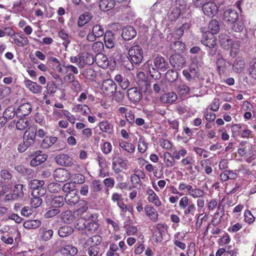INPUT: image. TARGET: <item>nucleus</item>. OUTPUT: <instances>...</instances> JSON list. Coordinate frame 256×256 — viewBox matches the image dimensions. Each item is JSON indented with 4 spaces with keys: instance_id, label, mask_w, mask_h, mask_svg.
I'll return each mask as SVG.
<instances>
[{
    "instance_id": "nucleus-1",
    "label": "nucleus",
    "mask_w": 256,
    "mask_h": 256,
    "mask_svg": "<svg viewBox=\"0 0 256 256\" xmlns=\"http://www.w3.org/2000/svg\"><path fill=\"white\" fill-rule=\"evenodd\" d=\"M36 140V128L30 126L24 133L23 142H20L18 146L20 152H25L28 148L33 146Z\"/></svg>"
},
{
    "instance_id": "nucleus-2",
    "label": "nucleus",
    "mask_w": 256,
    "mask_h": 256,
    "mask_svg": "<svg viewBox=\"0 0 256 256\" xmlns=\"http://www.w3.org/2000/svg\"><path fill=\"white\" fill-rule=\"evenodd\" d=\"M128 54L131 63L130 67L128 68L130 70L133 69L134 64H138L141 63L144 58L143 50L139 45H134L130 47L128 50Z\"/></svg>"
},
{
    "instance_id": "nucleus-3",
    "label": "nucleus",
    "mask_w": 256,
    "mask_h": 256,
    "mask_svg": "<svg viewBox=\"0 0 256 256\" xmlns=\"http://www.w3.org/2000/svg\"><path fill=\"white\" fill-rule=\"evenodd\" d=\"M178 208L183 212L184 216L186 218L194 216L196 210L195 204L190 200L187 196H184L180 199Z\"/></svg>"
},
{
    "instance_id": "nucleus-4",
    "label": "nucleus",
    "mask_w": 256,
    "mask_h": 256,
    "mask_svg": "<svg viewBox=\"0 0 256 256\" xmlns=\"http://www.w3.org/2000/svg\"><path fill=\"white\" fill-rule=\"evenodd\" d=\"M206 207L210 212H214L216 209L213 218L216 220L218 218V220L216 222H220V220L224 212V206L222 204V201L218 202L216 198L208 200Z\"/></svg>"
},
{
    "instance_id": "nucleus-5",
    "label": "nucleus",
    "mask_w": 256,
    "mask_h": 256,
    "mask_svg": "<svg viewBox=\"0 0 256 256\" xmlns=\"http://www.w3.org/2000/svg\"><path fill=\"white\" fill-rule=\"evenodd\" d=\"M128 168V160L121 156H116L112 158V170L116 174L122 172V170Z\"/></svg>"
},
{
    "instance_id": "nucleus-6",
    "label": "nucleus",
    "mask_w": 256,
    "mask_h": 256,
    "mask_svg": "<svg viewBox=\"0 0 256 256\" xmlns=\"http://www.w3.org/2000/svg\"><path fill=\"white\" fill-rule=\"evenodd\" d=\"M116 85L112 80L106 79L103 81L102 90L104 94L112 96L116 92Z\"/></svg>"
},
{
    "instance_id": "nucleus-7",
    "label": "nucleus",
    "mask_w": 256,
    "mask_h": 256,
    "mask_svg": "<svg viewBox=\"0 0 256 256\" xmlns=\"http://www.w3.org/2000/svg\"><path fill=\"white\" fill-rule=\"evenodd\" d=\"M217 42L216 36L212 33H210V31H206L202 34L201 39V42L205 46L209 48H214Z\"/></svg>"
},
{
    "instance_id": "nucleus-8",
    "label": "nucleus",
    "mask_w": 256,
    "mask_h": 256,
    "mask_svg": "<svg viewBox=\"0 0 256 256\" xmlns=\"http://www.w3.org/2000/svg\"><path fill=\"white\" fill-rule=\"evenodd\" d=\"M170 62L174 68L178 70L182 68L186 64L185 58L178 54H172L170 58Z\"/></svg>"
},
{
    "instance_id": "nucleus-9",
    "label": "nucleus",
    "mask_w": 256,
    "mask_h": 256,
    "mask_svg": "<svg viewBox=\"0 0 256 256\" xmlns=\"http://www.w3.org/2000/svg\"><path fill=\"white\" fill-rule=\"evenodd\" d=\"M53 176L56 181L64 182L70 178L71 174L67 170L64 168H58L54 171Z\"/></svg>"
},
{
    "instance_id": "nucleus-10",
    "label": "nucleus",
    "mask_w": 256,
    "mask_h": 256,
    "mask_svg": "<svg viewBox=\"0 0 256 256\" xmlns=\"http://www.w3.org/2000/svg\"><path fill=\"white\" fill-rule=\"evenodd\" d=\"M218 6L215 2H208L202 4V10L204 14L208 16L214 17L218 12Z\"/></svg>"
},
{
    "instance_id": "nucleus-11",
    "label": "nucleus",
    "mask_w": 256,
    "mask_h": 256,
    "mask_svg": "<svg viewBox=\"0 0 256 256\" xmlns=\"http://www.w3.org/2000/svg\"><path fill=\"white\" fill-rule=\"evenodd\" d=\"M56 163L64 166H70L73 164L72 158L68 154L62 153L56 155L54 158Z\"/></svg>"
},
{
    "instance_id": "nucleus-12",
    "label": "nucleus",
    "mask_w": 256,
    "mask_h": 256,
    "mask_svg": "<svg viewBox=\"0 0 256 256\" xmlns=\"http://www.w3.org/2000/svg\"><path fill=\"white\" fill-rule=\"evenodd\" d=\"M128 96L130 102L136 104L142 98V94L140 89L134 87L128 90Z\"/></svg>"
},
{
    "instance_id": "nucleus-13",
    "label": "nucleus",
    "mask_w": 256,
    "mask_h": 256,
    "mask_svg": "<svg viewBox=\"0 0 256 256\" xmlns=\"http://www.w3.org/2000/svg\"><path fill=\"white\" fill-rule=\"evenodd\" d=\"M154 64L156 68L162 72L166 71L169 68L168 62L164 57L159 56L154 58Z\"/></svg>"
},
{
    "instance_id": "nucleus-14",
    "label": "nucleus",
    "mask_w": 256,
    "mask_h": 256,
    "mask_svg": "<svg viewBox=\"0 0 256 256\" xmlns=\"http://www.w3.org/2000/svg\"><path fill=\"white\" fill-rule=\"evenodd\" d=\"M32 110V106L30 103L22 104L16 110V116L21 118L28 116Z\"/></svg>"
},
{
    "instance_id": "nucleus-15",
    "label": "nucleus",
    "mask_w": 256,
    "mask_h": 256,
    "mask_svg": "<svg viewBox=\"0 0 256 256\" xmlns=\"http://www.w3.org/2000/svg\"><path fill=\"white\" fill-rule=\"evenodd\" d=\"M94 56L89 53H82L80 54V60L78 64L79 68H82L86 64L91 65L94 61Z\"/></svg>"
},
{
    "instance_id": "nucleus-16",
    "label": "nucleus",
    "mask_w": 256,
    "mask_h": 256,
    "mask_svg": "<svg viewBox=\"0 0 256 256\" xmlns=\"http://www.w3.org/2000/svg\"><path fill=\"white\" fill-rule=\"evenodd\" d=\"M238 18V14L236 10L232 8L226 10L224 13L223 19L226 22L232 24Z\"/></svg>"
},
{
    "instance_id": "nucleus-17",
    "label": "nucleus",
    "mask_w": 256,
    "mask_h": 256,
    "mask_svg": "<svg viewBox=\"0 0 256 256\" xmlns=\"http://www.w3.org/2000/svg\"><path fill=\"white\" fill-rule=\"evenodd\" d=\"M218 72L220 76L226 73L228 68V63L222 56L218 58L216 61Z\"/></svg>"
},
{
    "instance_id": "nucleus-18",
    "label": "nucleus",
    "mask_w": 256,
    "mask_h": 256,
    "mask_svg": "<svg viewBox=\"0 0 256 256\" xmlns=\"http://www.w3.org/2000/svg\"><path fill=\"white\" fill-rule=\"evenodd\" d=\"M48 61L55 71L64 74H66V70L62 67L64 62L62 64L54 56L50 57Z\"/></svg>"
},
{
    "instance_id": "nucleus-19",
    "label": "nucleus",
    "mask_w": 256,
    "mask_h": 256,
    "mask_svg": "<svg viewBox=\"0 0 256 256\" xmlns=\"http://www.w3.org/2000/svg\"><path fill=\"white\" fill-rule=\"evenodd\" d=\"M60 253L64 256H74L77 254L78 250L72 244H65L60 248Z\"/></svg>"
},
{
    "instance_id": "nucleus-20",
    "label": "nucleus",
    "mask_w": 256,
    "mask_h": 256,
    "mask_svg": "<svg viewBox=\"0 0 256 256\" xmlns=\"http://www.w3.org/2000/svg\"><path fill=\"white\" fill-rule=\"evenodd\" d=\"M64 198L65 202L71 206H75L80 201V196L77 190L66 194Z\"/></svg>"
},
{
    "instance_id": "nucleus-21",
    "label": "nucleus",
    "mask_w": 256,
    "mask_h": 256,
    "mask_svg": "<svg viewBox=\"0 0 256 256\" xmlns=\"http://www.w3.org/2000/svg\"><path fill=\"white\" fill-rule=\"evenodd\" d=\"M24 84L26 87L32 93L38 94L42 92V88L36 82H34L30 80H25Z\"/></svg>"
},
{
    "instance_id": "nucleus-22",
    "label": "nucleus",
    "mask_w": 256,
    "mask_h": 256,
    "mask_svg": "<svg viewBox=\"0 0 256 256\" xmlns=\"http://www.w3.org/2000/svg\"><path fill=\"white\" fill-rule=\"evenodd\" d=\"M136 35V32L132 26H128L122 29V36L125 40H132Z\"/></svg>"
},
{
    "instance_id": "nucleus-23",
    "label": "nucleus",
    "mask_w": 256,
    "mask_h": 256,
    "mask_svg": "<svg viewBox=\"0 0 256 256\" xmlns=\"http://www.w3.org/2000/svg\"><path fill=\"white\" fill-rule=\"evenodd\" d=\"M146 193L148 196L147 199L150 202L153 204L156 207L162 206V202L159 198L152 189H148Z\"/></svg>"
},
{
    "instance_id": "nucleus-24",
    "label": "nucleus",
    "mask_w": 256,
    "mask_h": 256,
    "mask_svg": "<svg viewBox=\"0 0 256 256\" xmlns=\"http://www.w3.org/2000/svg\"><path fill=\"white\" fill-rule=\"evenodd\" d=\"M40 150L36 151V156L30 160V164L32 166H36L44 162L47 159V156L44 154H40Z\"/></svg>"
},
{
    "instance_id": "nucleus-25",
    "label": "nucleus",
    "mask_w": 256,
    "mask_h": 256,
    "mask_svg": "<svg viewBox=\"0 0 256 256\" xmlns=\"http://www.w3.org/2000/svg\"><path fill=\"white\" fill-rule=\"evenodd\" d=\"M94 60L98 66L102 68H106L108 66V58L102 53L96 54Z\"/></svg>"
},
{
    "instance_id": "nucleus-26",
    "label": "nucleus",
    "mask_w": 256,
    "mask_h": 256,
    "mask_svg": "<svg viewBox=\"0 0 256 256\" xmlns=\"http://www.w3.org/2000/svg\"><path fill=\"white\" fill-rule=\"evenodd\" d=\"M146 215L153 222H156L158 220V212L152 206L146 205L144 208Z\"/></svg>"
},
{
    "instance_id": "nucleus-27",
    "label": "nucleus",
    "mask_w": 256,
    "mask_h": 256,
    "mask_svg": "<svg viewBox=\"0 0 256 256\" xmlns=\"http://www.w3.org/2000/svg\"><path fill=\"white\" fill-rule=\"evenodd\" d=\"M115 6L114 0H100L98 6L103 12H108L113 8Z\"/></svg>"
},
{
    "instance_id": "nucleus-28",
    "label": "nucleus",
    "mask_w": 256,
    "mask_h": 256,
    "mask_svg": "<svg viewBox=\"0 0 256 256\" xmlns=\"http://www.w3.org/2000/svg\"><path fill=\"white\" fill-rule=\"evenodd\" d=\"M166 229L164 225H157L156 228L152 230L153 237L156 242H160L162 240V234Z\"/></svg>"
},
{
    "instance_id": "nucleus-29",
    "label": "nucleus",
    "mask_w": 256,
    "mask_h": 256,
    "mask_svg": "<svg viewBox=\"0 0 256 256\" xmlns=\"http://www.w3.org/2000/svg\"><path fill=\"white\" fill-rule=\"evenodd\" d=\"M114 36L112 32L106 31L104 36V41L106 46L108 48H112L114 46Z\"/></svg>"
},
{
    "instance_id": "nucleus-30",
    "label": "nucleus",
    "mask_w": 256,
    "mask_h": 256,
    "mask_svg": "<svg viewBox=\"0 0 256 256\" xmlns=\"http://www.w3.org/2000/svg\"><path fill=\"white\" fill-rule=\"evenodd\" d=\"M178 96L174 92L163 94L160 98V101L163 103L172 104L177 100Z\"/></svg>"
},
{
    "instance_id": "nucleus-31",
    "label": "nucleus",
    "mask_w": 256,
    "mask_h": 256,
    "mask_svg": "<svg viewBox=\"0 0 256 256\" xmlns=\"http://www.w3.org/2000/svg\"><path fill=\"white\" fill-rule=\"evenodd\" d=\"M222 182H224L228 180H236L238 174L231 170H225L220 176Z\"/></svg>"
},
{
    "instance_id": "nucleus-32",
    "label": "nucleus",
    "mask_w": 256,
    "mask_h": 256,
    "mask_svg": "<svg viewBox=\"0 0 256 256\" xmlns=\"http://www.w3.org/2000/svg\"><path fill=\"white\" fill-rule=\"evenodd\" d=\"M64 198L63 196H56L50 201L49 205L52 208H59L60 207L64 206Z\"/></svg>"
},
{
    "instance_id": "nucleus-33",
    "label": "nucleus",
    "mask_w": 256,
    "mask_h": 256,
    "mask_svg": "<svg viewBox=\"0 0 256 256\" xmlns=\"http://www.w3.org/2000/svg\"><path fill=\"white\" fill-rule=\"evenodd\" d=\"M58 140V138L56 136H46L42 141L40 146L42 148H48L51 147Z\"/></svg>"
},
{
    "instance_id": "nucleus-34",
    "label": "nucleus",
    "mask_w": 256,
    "mask_h": 256,
    "mask_svg": "<svg viewBox=\"0 0 256 256\" xmlns=\"http://www.w3.org/2000/svg\"><path fill=\"white\" fill-rule=\"evenodd\" d=\"M219 38L221 46L225 50H229L230 46L231 44L232 40L226 34H220Z\"/></svg>"
},
{
    "instance_id": "nucleus-35",
    "label": "nucleus",
    "mask_w": 256,
    "mask_h": 256,
    "mask_svg": "<svg viewBox=\"0 0 256 256\" xmlns=\"http://www.w3.org/2000/svg\"><path fill=\"white\" fill-rule=\"evenodd\" d=\"M119 146L128 154H132L135 152V146L130 142L122 140L119 142Z\"/></svg>"
},
{
    "instance_id": "nucleus-36",
    "label": "nucleus",
    "mask_w": 256,
    "mask_h": 256,
    "mask_svg": "<svg viewBox=\"0 0 256 256\" xmlns=\"http://www.w3.org/2000/svg\"><path fill=\"white\" fill-rule=\"evenodd\" d=\"M164 162L166 168H171L174 166L176 164V162L172 154L166 152L164 154Z\"/></svg>"
},
{
    "instance_id": "nucleus-37",
    "label": "nucleus",
    "mask_w": 256,
    "mask_h": 256,
    "mask_svg": "<svg viewBox=\"0 0 256 256\" xmlns=\"http://www.w3.org/2000/svg\"><path fill=\"white\" fill-rule=\"evenodd\" d=\"M200 164L206 174L208 175H210L212 174L213 171L212 167V164L210 158L202 160Z\"/></svg>"
},
{
    "instance_id": "nucleus-38",
    "label": "nucleus",
    "mask_w": 256,
    "mask_h": 256,
    "mask_svg": "<svg viewBox=\"0 0 256 256\" xmlns=\"http://www.w3.org/2000/svg\"><path fill=\"white\" fill-rule=\"evenodd\" d=\"M230 55L232 57H235L240 52V42L239 40H232L231 44L230 46Z\"/></svg>"
},
{
    "instance_id": "nucleus-39",
    "label": "nucleus",
    "mask_w": 256,
    "mask_h": 256,
    "mask_svg": "<svg viewBox=\"0 0 256 256\" xmlns=\"http://www.w3.org/2000/svg\"><path fill=\"white\" fill-rule=\"evenodd\" d=\"M163 169L164 168L162 166L160 171L158 172V170L154 169V166L150 164H148L145 166V170L146 171L148 172H153L154 175L158 178H160L162 176Z\"/></svg>"
},
{
    "instance_id": "nucleus-40",
    "label": "nucleus",
    "mask_w": 256,
    "mask_h": 256,
    "mask_svg": "<svg viewBox=\"0 0 256 256\" xmlns=\"http://www.w3.org/2000/svg\"><path fill=\"white\" fill-rule=\"evenodd\" d=\"M14 43L20 47H24L29 44V40L27 37L23 34L18 35L17 38H14Z\"/></svg>"
},
{
    "instance_id": "nucleus-41",
    "label": "nucleus",
    "mask_w": 256,
    "mask_h": 256,
    "mask_svg": "<svg viewBox=\"0 0 256 256\" xmlns=\"http://www.w3.org/2000/svg\"><path fill=\"white\" fill-rule=\"evenodd\" d=\"M100 130L104 132L111 134L113 131V126L108 120H104L99 123Z\"/></svg>"
},
{
    "instance_id": "nucleus-42",
    "label": "nucleus",
    "mask_w": 256,
    "mask_h": 256,
    "mask_svg": "<svg viewBox=\"0 0 256 256\" xmlns=\"http://www.w3.org/2000/svg\"><path fill=\"white\" fill-rule=\"evenodd\" d=\"M92 18L91 14L90 12H86L80 15L78 21V26L82 27L86 24Z\"/></svg>"
},
{
    "instance_id": "nucleus-43",
    "label": "nucleus",
    "mask_w": 256,
    "mask_h": 256,
    "mask_svg": "<svg viewBox=\"0 0 256 256\" xmlns=\"http://www.w3.org/2000/svg\"><path fill=\"white\" fill-rule=\"evenodd\" d=\"M74 228L69 225H63L58 230V234L60 237H65L70 234Z\"/></svg>"
},
{
    "instance_id": "nucleus-44",
    "label": "nucleus",
    "mask_w": 256,
    "mask_h": 256,
    "mask_svg": "<svg viewBox=\"0 0 256 256\" xmlns=\"http://www.w3.org/2000/svg\"><path fill=\"white\" fill-rule=\"evenodd\" d=\"M0 178L6 182H11L12 184V175L10 172L7 169L2 170L0 172Z\"/></svg>"
},
{
    "instance_id": "nucleus-45",
    "label": "nucleus",
    "mask_w": 256,
    "mask_h": 256,
    "mask_svg": "<svg viewBox=\"0 0 256 256\" xmlns=\"http://www.w3.org/2000/svg\"><path fill=\"white\" fill-rule=\"evenodd\" d=\"M176 90L182 98H184L190 92L189 87L184 84L176 86Z\"/></svg>"
},
{
    "instance_id": "nucleus-46",
    "label": "nucleus",
    "mask_w": 256,
    "mask_h": 256,
    "mask_svg": "<svg viewBox=\"0 0 256 256\" xmlns=\"http://www.w3.org/2000/svg\"><path fill=\"white\" fill-rule=\"evenodd\" d=\"M208 28L210 33L212 34H216L220 31V26L218 21L216 20H211L208 26Z\"/></svg>"
},
{
    "instance_id": "nucleus-47",
    "label": "nucleus",
    "mask_w": 256,
    "mask_h": 256,
    "mask_svg": "<svg viewBox=\"0 0 256 256\" xmlns=\"http://www.w3.org/2000/svg\"><path fill=\"white\" fill-rule=\"evenodd\" d=\"M111 200L113 202L116 204V205L119 208L122 206H124V203L122 194L117 192H114L112 194Z\"/></svg>"
},
{
    "instance_id": "nucleus-48",
    "label": "nucleus",
    "mask_w": 256,
    "mask_h": 256,
    "mask_svg": "<svg viewBox=\"0 0 256 256\" xmlns=\"http://www.w3.org/2000/svg\"><path fill=\"white\" fill-rule=\"evenodd\" d=\"M16 115V110L12 106L8 107L3 114V116L6 120H12Z\"/></svg>"
},
{
    "instance_id": "nucleus-49",
    "label": "nucleus",
    "mask_w": 256,
    "mask_h": 256,
    "mask_svg": "<svg viewBox=\"0 0 256 256\" xmlns=\"http://www.w3.org/2000/svg\"><path fill=\"white\" fill-rule=\"evenodd\" d=\"M244 66V61L240 58H238L233 64V69L236 72H240L243 70Z\"/></svg>"
},
{
    "instance_id": "nucleus-50",
    "label": "nucleus",
    "mask_w": 256,
    "mask_h": 256,
    "mask_svg": "<svg viewBox=\"0 0 256 256\" xmlns=\"http://www.w3.org/2000/svg\"><path fill=\"white\" fill-rule=\"evenodd\" d=\"M138 86L144 92H152L150 82L148 80L145 78L139 81Z\"/></svg>"
},
{
    "instance_id": "nucleus-51",
    "label": "nucleus",
    "mask_w": 256,
    "mask_h": 256,
    "mask_svg": "<svg viewBox=\"0 0 256 256\" xmlns=\"http://www.w3.org/2000/svg\"><path fill=\"white\" fill-rule=\"evenodd\" d=\"M75 112H80L82 115L85 116L90 112V110L89 107L85 104H78L75 107Z\"/></svg>"
},
{
    "instance_id": "nucleus-52",
    "label": "nucleus",
    "mask_w": 256,
    "mask_h": 256,
    "mask_svg": "<svg viewBox=\"0 0 256 256\" xmlns=\"http://www.w3.org/2000/svg\"><path fill=\"white\" fill-rule=\"evenodd\" d=\"M23 186V184H17L14 186L12 193L14 194V196H15L16 199L22 198L24 196V194L22 191Z\"/></svg>"
},
{
    "instance_id": "nucleus-53",
    "label": "nucleus",
    "mask_w": 256,
    "mask_h": 256,
    "mask_svg": "<svg viewBox=\"0 0 256 256\" xmlns=\"http://www.w3.org/2000/svg\"><path fill=\"white\" fill-rule=\"evenodd\" d=\"M148 148V144L146 142L144 137L142 136L139 138L138 141V150L140 153H144Z\"/></svg>"
},
{
    "instance_id": "nucleus-54",
    "label": "nucleus",
    "mask_w": 256,
    "mask_h": 256,
    "mask_svg": "<svg viewBox=\"0 0 256 256\" xmlns=\"http://www.w3.org/2000/svg\"><path fill=\"white\" fill-rule=\"evenodd\" d=\"M166 79L169 82H173L178 78V74L174 70H169L165 74Z\"/></svg>"
},
{
    "instance_id": "nucleus-55",
    "label": "nucleus",
    "mask_w": 256,
    "mask_h": 256,
    "mask_svg": "<svg viewBox=\"0 0 256 256\" xmlns=\"http://www.w3.org/2000/svg\"><path fill=\"white\" fill-rule=\"evenodd\" d=\"M74 218L72 212L71 210H66L62 214L61 218L62 222L68 224Z\"/></svg>"
},
{
    "instance_id": "nucleus-56",
    "label": "nucleus",
    "mask_w": 256,
    "mask_h": 256,
    "mask_svg": "<svg viewBox=\"0 0 256 256\" xmlns=\"http://www.w3.org/2000/svg\"><path fill=\"white\" fill-rule=\"evenodd\" d=\"M82 74L86 78L92 80L94 79L96 76L95 71L90 68L84 69Z\"/></svg>"
},
{
    "instance_id": "nucleus-57",
    "label": "nucleus",
    "mask_w": 256,
    "mask_h": 256,
    "mask_svg": "<svg viewBox=\"0 0 256 256\" xmlns=\"http://www.w3.org/2000/svg\"><path fill=\"white\" fill-rule=\"evenodd\" d=\"M78 202V208L76 210V212L78 214H82L88 210V203L86 200H80Z\"/></svg>"
},
{
    "instance_id": "nucleus-58",
    "label": "nucleus",
    "mask_w": 256,
    "mask_h": 256,
    "mask_svg": "<svg viewBox=\"0 0 256 256\" xmlns=\"http://www.w3.org/2000/svg\"><path fill=\"white\" fill-rule=\"evenodd\" d=\"M30 124L29 121L24 120L22 118L19 119L16 124V126L17 130H25Z\"/></svg>"
},
{
    "instance_id": "nucleus-59",
    "label": "nucleus",
    "mask_w": 256,
    "mask_h": 256,
    "mask_svg": "<svg viewBox=\"0 0 256 256\" xmlns=\"http://www.w3.org/2000/svg\"><path fill=\"white\" fill-rule=\"evenodd\" d=\"M182 10L178 7L176 6L174 8H172L169 16L170 20L172 21H176L178 20L182 14Z\"/></svg>"
},
{
    "instance_id": "nucleus-60",
    "label": "nucleus",
    "mask_w": 256,
    "mask_h": 256,
    "mask_svg": "<svg viewBox=\"0 0 256 256\" xmlns=\"http://www.w3.org/2000/svg\"><path fill=\"white\" fill-rule=\"evenodd\" d=\"M58 36L64 40L62 45L66 48L70 42L68 34L64 30H62L59 32Z\"/></svg>"
},
{
    "instance_id": "nucleus-61",
    "label": "nucleus",
    "mask_w": 256,
    "mask_h": 256,
    "mask_svg": "<svg viewBox=\"0 0 256 256\" xmlns=\"http://www.w3.org/2000/svg\"><path fill=\"white\" fill-rule=\"evenodd\" d=\"M232 24V32H240L244 28V22L242 20H239L238 18Z\"/></svg>"
},
{
    "instance_id": "nucleus-62",
    "label": "nucleus",
    "mask_w": 256,
    "mask_h": 256,
    "mask_svg": "<svg viewBox=\"0 0 256 256\" xmlns=\"http://www.w3.org/2000/svg\"><path fill=\"white\" fill-rule=\"evenodd\" d=\"M46 189L42 186H40L39 188H34L32 191V196L39 197L44 196L46 193Z\"/></svg>"
},
{
    "instance_id": "nucleus-63",
    "label": "nucleus",
    "mask_w": 256,
    "mask_h": 256,
    "mask_svg": "<svg viewBox=\"0 0 256 256\" xmlns=\"http://www.w3.org/2000/svg\"><path fill=\"white\" fill-rule=\"evenodd\" d=\"M204 190L198 188H192L189 195L194 198H202L204 196Z\"/></svg>"
},
{
    "instance_id": "nucleus-64",
    "label": "nucleus",
    "mask_w": 256,
    "mask_h": 256,
    "mask_svg": "<svg viewBox=\"0 0 256 256\" xmlns=\"http://www.w3.org/2000/svg\"><path fill=\"white\" fill-rule=\"evenodd\" d=\"M248 70L250 76L256 80V58L252 60L250 62Z\"/></svg>"
}]
</instances>
